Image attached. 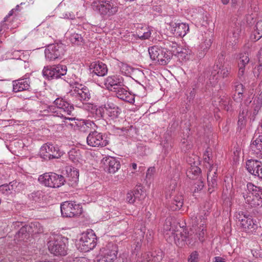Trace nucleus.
Segmentation results:
<instances>
[{
    "mask_svg": "<svg viewBox=\"0 0 262 262\" xmlns=\"http://www.w3.org/2000/svg\"><path fill=\"white\" fill-rule=\"evenodd\" d=\"M251 154L257 158H262V135L255 134L253 137L250 145Z\"/></svg>",
    "mask_w": 262,
    "mask_h": 262,
    "instance_id": "a211bd4d",
    "label": "nucleus"
},
{
    "mask_svg": "<svg viewBox=\"0 0 262 262\" xmlns=\"http://www.w3.org/2000/svg\"><path fill=\"white\" fill-rule=\"evenodd\" d=\"M90 68L93 70L92 73H94L98 76H104L108 71L107 66L102 62L98 61L92 63Z\"/></svg>",
    "mask_w": 262,
    "mask_h": 262,
    "instance_id": "cd10ccee",
    "label": "nucleus"
},
{
    "mask_svg": "<svg viewBox=\"0 0 262 262\" xmlns=\"http://www.w3.org/2000/svg\"><path fill=\"white\" fill-rule=\"evenodd\" d=\"M199 253L196 251H193L189 255L188 261V262H198L199 261Z\"/></svg>",
    "mask_w": 262,
    "mask_h": 262,
    "instance_id": "6e6d98bb",
    "label": "nucleus"
},
{
    "mask_svg": "<svg viewBox=\"0 0 262 262\" xmlns=\"http://www.w3.org/2000/svg\"><path fill=\"white\" fill-rule=\"evenodd\" d=\"M169 221H166V224L164 225V234L165 237L169 243L173 242L178 246H183L185 243L189 241V233L185 230L183 231H176L169 227L170 226Z\"/></svg>",
    "mask_w": 262,
    "mask_h": 262,
    "instance_id": "7ed1b4c3",
    "label": "nucleus"
},
{
    "mask_svg": "<svg viewBox=\"0 0 262 262\" xmlns=\"http://www.w3.org/2000/svg\"><path fill=\"white\" fill-rule=\"evenodd\" d=\"M209 152V151L207 150L204 153V156H203V159H204V161L205 163H206V167H209L208 170H210L211 166H217V165L216 164L214 165L212 163V162H211V159L209 156L210 154Z\"/></svg>",
    "mask_w": 262,
    "mask_h": 262,
    "instance_id": "3c124183",
    "label": "nucleus"
},
{
    "mask_svg": "<svg viewBox=\"0 0 262 262\" xmlns=\"http://www.w3.org/2000/svg\"><path fill=\"white\" fill-rule=\"evenodd\" d=\"M262 37V21H258L255 26L254 30L251 35V40L256 41Z\"/></svg>",
    "mask_w": 262,
    "mask_h": 262,
    "instance_id": "473e14b6",
    "label": "nucleus"
},
{
    "mask_svg": "<svg viewBox=\"0 0 262 262\" xmlns=\"http://www.w3.org/2000/svg\"><path fill=\"white\" fill-rule=\"evenodd\" d=\"M66 46L62 43H56L48 46L45 51L46 58L49 61L61 59L66 51Z\"/></svg>",
    "mask_w": 262,
    "mask_h": 262,
    "instance_id": "9b49d317",
    "label": "nucleus"
},
{
    "mask_svg": "<svg viewBox=\"0 0 262 262\" xmlns=\"http://www.w3.org/2000/svg\"><path fill=\"white\" fill-rule=\"evenodd\" d=\"M93 9L103 17H111L118 11V5L114 0H98L92 3Z\"/></svg>",
    "mask_w": 262,
    "mask_h": 262,
    "instance_id": "20e7f679",
    "label": "nucleus"
},
{
    "mask_svg": "<svg viewBox=\"0 0 262 262\" xmlns=\"http://www.w3.org/2000/svg\"><path fill=\"white\" fill-rule=\"evenodd\" d=\"M259 86L260 89V93L258 94V96L254 99L253 106H252L253 107L254 114L258 113L262 105V81L259 83Z\"/></svg>",
    "mask_w": 262,
    "mask_h": 262,
    "instance_id": "72a5a7b5",
    "label": "nucleus"
},
{
    "mask_svg": "<svg viewBox=\"0 0 262 262\" xmlns=\"http://www.w3.org/2000/svg\"><path fill=\"white\" fill-rule=\"evenodd\" d=\"M74 110V107L67 101L61 98H57L54 101V105H49L42 112L44 115H52L55 117L64 118L67 120H73L74 118L67 117L70 115Z\"/></svg>",
    "mask_w": 262,
    "mask_h": 262,
    "instance_id": "f257e3e1",
    "label": "nucleus"
},
{
    "mask_svg": "<svg viewBox=\"0 0 262 262\" xmlns=\"http://www.w3.org/2000/svg\"><path fill=\"white\" fill-rule=\"evenodd\" d=\"M171 57V54L169 52L162 48L161 53H159L157 57V59L155 60V63H157L161 65H165L167 64Z\"/></svg>",
    "mask_w": 262,
    "mask_h": 262,
    "instance_id": "c85d7f7f",
    "label": "nucleus"
},
{
    "mask_svg": "<svg viewBox=\"0 0 262 262\" xmlns=\"http://www.w3.org/2000/svg\"><path fill=\"white\" fill-rule=\"evenodd\" d=\"M246 114L244 112V111H243L242 113L240 112L239 115V119L238 121V125L239 126H242L244 125V117Z\"/></svg>",
    "mask_w": 262,
    "mask_h": 262,
    "instance_id": "680f3d73",
    "label": "nucleus"
},
{
    "mask_svg": "<svg viewBox=\"0 0 262 262\" xmlns=\"http://www.w3.org/2000/svg\"><path fill=\"white\" fill-rule=\"evenodd\" d=\"M30 80L28 78L19 79L13 81V91L17 93L29 90Z\"/></svg>",
    "mask_w": 262,
    "mask_h": 262,
    "instance_id": "bb28decb",
    "label": "nucleus"
},
{
    "mask_svg": "<svg viewBox=\"0 0 262 262\" xmlns=\"http://www.w3.org/2000/svg\"><path fill=\"white\" fill-rule=\"evenodd\" d=\"M30 230L28 226H23L15 235V239L18 241L27 242L29 237L28 232Z\"/></svg>",
    "mask_w": 262,
    "mask_h": 262,
    "instance_id": "7c9ffc66",
    "label": "nucleus"
},
{
    "mask_svg": "<svg viewBox=\"0 0 262 262\" xmlns=\"http://www.w3.org/2000/svg\"><path fill=\"white\" fill-rule=\"evenodd\" d=\"M190 55V51L186 49H183L181 47L178 49V53H176L174 55L177 56L179 60L182 61L188 59Z\"/></svg>",
    "mask_w": 262,
    "mask_h": 262,
    "instance_id": "ea45409f",
    "label": "nucleus"
},
{
    "mask_svg": "<svg viewBox=\"0 0 262 262\" xmlns=\"http://www.w3.org/2000/svg\"><path fill=\"white\" fill-rule=\"evenodd\" d=\"M203 223L200 225V227L199 228V233H198V238L199 240L203 242L204 240V235L205 232V227L204 225V222L203 221Z\"/></svg>",
    "mask_w": 262,
    "mask_h": 262,
    "instance_id": "5fc2aeb1",
    "label": "nucleus"
},
{
    "mask_svg": "<svg viewBox=\"0 0 262 262\" xmlns=\"http://www.w3.org/2000/svg\"><path fill=\"white\" fill-rule=\"evenodd\" d=\"M224 59V55L221 53L218 57V62L220 64L216 63L213 67L214 71L211 73L210 80H211L212 77L213 79L215 78V80H217L220 78H228L230 76L231 66L229 64L224 63L222 64Z\"/></svg>",
    "mask_w": 262,
    "mask_h": 262,
    "instance_id": "6e6552de",
    "label": "nucleus"
},
{
    "mask_svg": "<svg viewBox=\"0 0 262 262\" xmlns=\"http://www.w3.org/2000/svg\"><path fill=\"white\" fill-rule=\"evenodd\" d=\"M38 181L46 186L52 188H58L66 182V179L62 175L54 172L45 173L40 176Z\"/></svg>",
    "mask_w": 262,
    "mask_h": 262,
    "instance_id": "1a4fd4ad",
    "label": "nucleus"
},
{
    "mask_svg": "<svg viewBox=\"0 0 262 262\" xmlns=\"http://www.w3.org/2000/svg\"><path fill=\"white\" fill-rule=\"evenodd\" d=\"M250 59L248 52L241 53L239 54V60L238 61L237 67L245 68L249 62Z\"/></svg>",
    "mask_w": 262,
    "mask_h": 262,
    "instance_id": "58836bf2",
    "label": "nucleus"
},
{
    "mask_svg": "<svg viewBox=\"0 0 262 262\" xmlns=\"http://www.w3.org/2000/svg\"><path fill=\"white\" fill-rule=\"evenodd\" d=\"M254 102V100H253V102H252V100H250V99H246L244 102L245 105L247 107V108L243 109V111H244V112L246 114H247L248 112H253V114L254 115H256V114H254V109L253 107L252 106H253V103Z\"/></svg>",
    "mask_w": 262,
    "mask_h": 262,
    "instance_id": "8fccbe9b",
    "label": "nucleus"
},
{
    "mask_svg": "<svg viewBox=\"0 0 262 262\" xmlns=\"http://www.w3.org/2000/svg\"><path fill=\"white\" fill-rule=\"evenodd\" d=\"M60 210L63 217H72L81 214L82 208L73 202H65L61 204Z\"/></svg>",
    "mask_w": 262,
    "mask_h": 262,
    "instance_id": "4468645a",
    "label": "nucleus"
},
{
    "mask_svg": "<svg viewBox=\"0 0 262 262\" xmlns=\"http://www.w3.org/2000/svg\"><path fill=\"white\" fill-rule=\"evenodd\" d=\"M63 16L65 18L73 19L75 18V15L73 12H67L63 14Z\"/></svg>",
    "mask_w": 262,
    "mask_h": 262,
    "instance_id": "338daca9",
    "label": "nucleus"
},
{
    "mask_svg": "<svg viewBox=\"0 0 262 262\" xmlns=\"http://www.w3.org/2000/svg\"><path fill=\"white\" fill-rule=\"evenodd\" d=\"M140 190L142 192L141 188L138 187L134 192H128L126 195V201L130 204L134 203L136 199L139 197L138 194L140 193Z\"/></svg>",
    "mask_w": 262,
    "mask_h": 262,
    "instance_id": "a19ab883",
    "label": "nucleus"
},
{
    "mask_svg": "<svg viewBox=\"0 0 262 262\" xmlns=\"http://www.w3.org/2000/svg\"><path fill=\"white\" fill-rule=\"evenodd\" d=\"M162 48L167 50V52L171 53L172 55L176 54V53H178V49L181 48V47L178 46V43L176 41L165 40L163 42V47Z\"/></svg>",
    "mask_w": 262,
    "mask_h": 262,
    "instance_id": "c756f323",
    "label": "nucleus"
},
{
    "mask_svg": "<svg viewBox=\"0 0 262 262\" xmlns=\"http://www.w3.org/2000/svg\"><path fill=\"white\" fill-rule=\"evenodd\" d=\"M40 156L47 160L51 159L58 158L60 156L58 147L51 144H45L40 148Z\"/></svg>",
    "mask_w": 262,
    "mask_h": 262,
    "instance_id": "dca6fc26",
    "label": "nucleus"
},
{
    "mask_svg": "<svg viewBox=\"0 0 262 262\" xmlns=\"http://www.w3.org/2000/svg\"><path fill=\"white\" fill-rule=\"evenodd\" d=\"M104 85L109 91L113 92L119 86L123 85V80L117 75L110 76L105 79Z\"/></svg>",
    "mask_w": 262,
    "mask_h": 262,
    "instance_id": "4be33fe9",
    "label": "nucleus"
},
{
    "mask_svg": "<svg viewBox=\"0 0 262 262\" xmlns=\"http://www.w3.org/2000/svg\"><path fill=\"white\" fill-rule=\"evenodd\" d=\"M240 217L239 221H240L241 227L243 230L247 232H252L258 228V224L256 220H254L251 216L244 214L241 212V214L239 213Z\"/></svg>",
    "mask_w": 262,
    "mask_h": 262,
    "instance_id": "f3484780",
    "label": "nucleus"
},
{
    "mask_svg": "<svg viewBox=\"0 0 262 262\" xmlns=\"http://www.w3.org/2000/svg\"><path fill=\"white\" fill-rule=\"evenodd\" d=\"M204 187V182L201 179H199L193 183L191 187V191L193 193V195H194L195 193L201 192Z\"/></svg>",
    "mask_w": 262,
    "mask_h": 262,
    "instance_id": "4c0bfd02",
    "label": "nucleus"
},
{
    "mask_svg": "<svg viewBox=\"0 0 262 262\" xmlns=\"http://www.w3.org/2000/svg\"><path fill=\"white\" fill-rule=\"evenodd\" d=\"M220 106L227 111L232 110L231 101L228 98H219Z\"/></svg>",
    "mask_w": 262,
    "mask_h": 262,
    "instance_id": "37998d69",
    "label": "nucleus"
},
{
    "mask_svg": "<svg viewBox=\"0 0 262 262\" xmlns=\"http://www.w3.org/2000/svg\"><path fill=\"white\" fill-rule=\"evenodd\" d=\"M217 166H211L210 170H208L207 173V180L208 183V191L210 193H212L214 188L217 186Z\"/></svg>",
    "mask_w": 262,
    "mask_h": 262,
    "instance_id": "b1692460",
    "label": "nucleus"
},
{
    "mask_svg": "<svg viewBox=\"0 0 262 262\" xmlns=\"http://www.w3.org/2000/svg\"><path fill=\"white\" fill-rule=\"evenodd\" d=\"M171 32L176 36L183 37L189 30V26L185 23H171Z\"/></svg>",
    "mask_w": 262,
    "mask_h": 262,
    "instance_id": "5701e85b",
    "label": "nucleus"
},
{
    "mask_svg": "<svg viewBox=\"0 0 262 262\" xmlns=\"http://www.w3.org/2000/svg\"><path fill=\"white\" fill-rule=\"evenodd\" d=\"M70 40L73 44L79 45L83 42V37L80 34L74 33L70 37Z\"/></svg>",
    "mask_w": 262,
    "mask_h": 262,
    "instance_id": "09e8293b",
    "label": "nucleus"
},
{
    "mask_svg": "<svg viewBox=\"0 0 262 262\" xmlns=\"http://www.w3.org/2000/svg\"><path fill=\"white\" fill-rule=\"evenodd\" d=\"M242 194L246 203L251 207L262 206V195L260 187L256 186L251 183H248L247 189Z\"/></svg>",
    "mask_w": 262,
    "mask_h": 262,
    "instance_id": "39448f33",
    "label": "nucleus"
},
{
    "mask_svg": "<svg viewBox=\"0 0 262 262\" xmlns=\"http://www.w3.org/2000/svg\"><path fill=\"white\" fill-rule=\"evenodd\" d=\"M234 91L235 94L233 98L234 101L241 102L243 99V93L244 91V86L242 83H237L234 85Z\"/></svg>",
    "mask_w": 262,
    "mask_h": 262,
    "instance_id": "f704fd0d",
    "label": "nucleus"
},
{
    "mask_svg": "<svg viewBox=\"0 0 262 262\" xmlns=\"http://www.w3.org/2000/svg\"><path fill=\"white\" fill-rule=\"evenodd\" d=\"M69 95L73 97V100L80 102L88 101L91 99V93L89 89L78 82L73 86L72 89L69 92Z\"/></svg>",
    "mask_w": 262,
    "mask_h": 262,
    "instance_id": "f8f14e48",
    "label": "nucleus"
},
{
    "mask_svg": "<svg viewBox=\"0 0 262 262\" xmlns=\"http://www.w3.org/2000/svg\"><path fill=\"white\" fill-rule=\"evenodd\" d=\"M212 44V41L211 39H205L203 42L200 45V49L201 51L199 52L198 56L199 58H201L204 56L205 53L207 50L209 48Z\"/></svg>",
    "mask_w": 262,
    "mask_h": 262,
    "instance_id": "c9c22d12",
    "label": "nucleus"
},
{
    "mask_svg": "<svg viewBox=\"0 0 262 262\" xmlns=\"http://www.w3.org/2000/svg\"><path fill=\"white\" fill-rule=\"evenodd\" d=\"M212 262H226V259L220 256H215L212 259Z\"/></svg>",
    "mask_w": 262,
    "mask_h": 262,
    "instance_id": "774afa93",
    "label": "nucleus"
},
{
    "mask_svg": "<svg viewBox=\"0 0 262 262\" xmlns=\"http://www.w3.org/2000/svg\"><path fill=\"white\" fill-rule=\"evenodd\" d=\"M177 186V180L175 179L171 180L170 185L166 194V199H170V209L172 210L180 209L183 205V198L182 194L175 195L176 188Z\"/></svg>",
    "mask_w": 262,
    "mask_h": 262,
    "instance_id": "0eeeda50",
    "label": "nucleus"
},
{
    "mask_svg": "<svg viewBox=\"0 0 262 262\" xmlns=\"http://www.w3.org/2000/svg\"><path fill=\"white\" fill-rule=\"evenodd\" d=\"M68 155L69 159L74 163L79 162V160L81 157L80 150L76 148H72L69 151Z\"/></svg>",
    "mask_w": 262,
    "mask_h": 262,
    "instance_id": "e433bc0d",
    "label": "nucleus"
},
{
    "mask_svg": "<svg viewBox=\"0 0 262 262\" xmlns=\"http://www.w3.org/2000/svg\"><path fill=\"white\" fill-rule=\"evenodd\" d=\"M241 30L239 27H236L232 30V34L230 36V38H233V41L235 43L239 37Z\"/></svg>",
    "mask_w": 262,
    "mask_h": 262,
    "instance_id": "603ef678",
    "label": "nucleus"
},
{
    "mask_svg": "<svg viewBox=\"0 0 262 262\" xmlns=\"http://www.w3.org/2000/svg\"><path fill=\"white\" fill-rule=\"evenodd\" d=\"M88 145L92 147H102L108 144L104 135L97 131L91 132L86 138Z\"/></svg>",
    "mask_w": 262,
    "mask_h": 262,
    "instance_id": "2eb2a0df",
    "label": "nucleus"
},
{
    "mask_svg": "<svg viewBox=\"0 0 262 262\" xmlns=\"http://www.w3.org/2000/svg\"><path fill=\"white\" fill-rule=\"evenodd\" d=\"M96 244V236L93 230L83 233L79 242V248L85 252L93 249Z\"/></svg>",
    "mask_w": 262,
    "mask_h": 262,
    "instance_id": "ddd939ff",
    "label": "nucleus"
},
{
    "mask_svg": "<svg viewBox=\"0 0 262 262\" xmlns=\"http://www.w3.org/2000/svg\"><path fill=\"white\" fill-rule=\"evenodd\" d=\"M8 23V20L7 21H5V19L1 23V26H0V32L3 30H6L9 28L10 23V22Z\"/></svg>",
    "mask_w": 262,
    "mask_h": 262,
    "instance_id": "e2e57ef3",
    "label": "nucleus"
},
{
    "mask_svg": "<svg viewBox=\"0 0 262 262\" xmlns=\"http://www.w3.org/2000/svg\"><path fill=\"white\" fill-rule=\"evenodd\" d=\"M66 173H63L66 175L64 178L66 181H69L70 184L73 185L77 183L79 179V171L75 168L71 167H67L65 170Z\"/></svg>",
    "mask_w": 262,
    "mask_h": 262,
    "instance_id": "a878e982",
    "label": "nucleus"
},
{
    "mask_svg": "<svg viewBox=\"0 0 262 262\" xmlns=\"http://www.w3.org/2000/svg\"><path fill=\"white\" fill-rule=\"evenodd\" d=\"M256 173L255 176H257L259 178L262 179V163L260 162L259 166L257 167V169L256 170Z\"/></svg>",
    "mask_w": 262,
    "mask_h": 262,
    "instance_id": "69168bd1",
    "label": "nucleus"
},
{
    "mask_svg": "<svg viewBox=\"0 0 262 262\" xmlns=\"http://www.w3.org/2000/svg\"><path fill=\"white\" fill-rule=\"evenodd\" d=\"M138 37L142 40L148 39L151 35V31L149 28H142L137 33Z\"/></svg>",
    "mask_w": 262,
    "mask_h": 262,
    "instance_id": "a18cd8bd",
    "label": "nucleus"
},
{
    "mask_svg": "<svg viewBox=\"0 0 262 262\" xmlns=\"http://www.w3.org/2000/svg\"><path fill=\"white\" fill-rule=\"evenodd\" d=\"M155 172V168L154 167H151L149 168L146 172V178L150 180Z\"/></svg>",
    "mask_w": 262,
    "mask_h": 262,
    "instance_id": "bf43d9fd",
    "label": "nucleus"
},
{
    "mask_svg": "<svg viewBox=\"0 0 262 262\" xmlns=\"http://www.w3.org/2000/svg\"><path fill=\"white\" fill-rule=\"evenodd\" d=\"M201 172V169L197 166L192 167L189 171V173L194 174V176H199Z\"/></svg>",
    "mask_w": 262,
    "mask_h": 262,
    "instance_id": "052dcab7",
    "label": "nucleus"
},
{
    "mask_svg": "<svg viewBox=\"0 0 262 262\" xmlns=\"http://www.w3.org/2000/svg\"><path fill=\"white\" fill-rule=\"evenodd\" d=\"M105 110L106 115L110 121H114L117 119L121 112L118 106L112 103L105 105Z\"/></svg>",
    "mask_w": 262,
    "mask_h": 262,
    "instance_id": "393cba45",
    "label": "nucleus"
},
{
    "mask_svg": "<svg viewBox=\"0 0 262 262\" xmlns=\"http://www.w3.org/2000/svg\"><path fill=\"white\" fill-rule=\"evenodd\" d=\"M22 184L17 181H13L9 184H5L0 186V193L6 196H12L13 191L20 190Z\"/></svg>",
    "mask_w": 262,
    "mask_h": 262,
    "instance_id": "6ab92c4d",
    "label": "nucleus"
},
{
    "mask_svg": "<svg viewBox=\"0 0 262 262\" xmlns=\"http://www.w3.org/2000/svg\"><path fill=\"white\" fill-rule=\"evenodd\" d=\"M105 113V105L104 106H100L95 107L94 113L92 114L93 117L96 119H99L101 118L104 117Z\"/></svg>",
    "mask_w": 262,
    "mask_h": 262,
    "instance_id": "49530a36",
    "label": "nucleus"
},
{
    "mask_svg": "<svg viewBox=\"0 0 262 262\" xmlns=\"http://www.w3.org/2000/svg\"><path fill=\"white\" fill-rule=\"evenodd\" d=\"M118 251L117 245L113 243H109L100 249L95 261L114 262L117 259Z\"/></svg>",
    "mask_w": 262,
    "mask_h": 262,
    "instance_id": "423d86ee",
    "label": "nucleus"
},
{
    "mask_svg": "<svg viewBox=\"0 0 262 262\" xmlns=\"http://www.w3.org/2000/svg\"><path fill=\"white\" fill-rule=\"evenodd\" d=\"M154 232L152 230H148L146 237L148 242H150L154 238Z\"/></svg>",
    "mask_w": 262,
    "mask_h": 262,
    "instance_id": "0e129e2a",
    "label": "nucleus"
},
{
    "mask_svg": "<svg viewBox=\"0 0 262 262\" xmlns=\"http://www.w3.org/2000/svg\"><path fill=\"white\" fill-rule=\"evenodd\" d=\"M254 76L262 80V64L260 63L255 67L253 71Z\"/></svg>",
    "mask_w": 262,
    "mask_h": 262,
    "instance_id": "864d4df0",
    "label": "nucleus"
},
{
    "mask_svg": "<svg viewBox=\"0 0 262 262\" xmlns=\"http://www.w3.org/2000/svg\"><path fill=\"white\" fill-rule=\"evenodd\" d=\"M111 132L117 135H123L128 131V129L124 127H119L116 125L111 126Z\"/></svg>",
    "mask_w": 262,
    "mask_h": 262,
    "instance_id": "de8ad7c7",
    "label": "nucleus"
},
{
    "mask_svg": "<svg viewBox=\"0 0 262 262\" xmlns=\"http://www.w3.org/2000/svg\"><path fill=\"white\" fill-rule=\"evenodd\" d=\"M162 49V47L159 48L156 46L149 48L148 53L150 58L154 61L157 59V57L159 56V53H161Z\"/></svg>",
    "mask_w": 262,
    "mask_h": 262,
    "instance_id": "79ce46f5",
    "label": "nucleus"
},
{
    "mask_svg": "<svg viewBox=\"0 0 262 262\" xmlns=\"http://www.w3.org/2000/svg\"><path fill=\"white\" fill-rule=\"evenodd\" d=\"M113 92L115 93L117 97L126 102L133 104L135 102V97L128 92L124 85L119 86L116 89H115Z\"/></svg>",
    "mask_w": 262,
    "mask_h": 262,
    "instance_id": "412c9836",
    "label": "nucleus"
},
{
    "mask_svg": "<svg viewBox=\"0 0 262 262\" xmlns=\"http://www.w3.org/2000/svg\"><path fill=\"white\" fill-rule=\"evenodd\" d=\"M102 161L105 170L110 173H115L120 168V161L114 157H105Z\"/></svg>",
    "mask_w": 262,
    "mask_h": 262,
    "instance_id": "aec40b11",
    "label": "nucleus"
},
{
    "mask_svg": "<svg viewBox=\"0 0 262 262\" xmlns=\"http://www.w3.org/2000/svg\"><path fill=\"white\" fill-rule=\"evenodd\" d=\"M83 107L84 109L90 112L92 114L94 113V110L96 107V105L92 103H83Z\"/></svg>",
    "mask_w": 262,
    "mask_h": 262,
    "instance_id": "4d7b16f0",
    "label": "nucleus"
},
{
    "mask_svg": "<svg viewBox=\"0 0 262 262\" xmlns=\"http://www.w3.org/2000/svg\"><path fill=\"white\" fill-rule=\"evenodd\" d=\"M245 68L238 67L237 76L241 80H244L245 79Z\"/></svg>",
    "mask_w": 262,
    "mask_h": 262,
    "instance_id": "13d9d810",
    "label": "nucleus"
},
{
    "mask_svg": "<svg viewBox=\"0 0 262 262\" xmlns=\"http://www.w3.org/2000/svg\"><path fill=\"white\" fill-rule=\"evenodd\" d=\"M67 72V68L65 65L57 64L53 66H47L42 71L43 76L48 80L62 78Z\"/></svg>",
    "mask_w": 262,
    "mask_h": 262,
    "instance_id": "9d476101",
    "label": "nucleus"
},
{
    "mask_svg": "<svg viewBox=\"0 0 262 262\" xmlns=\"http://www.w3.org/2000/svg\"><path fill=\"white\" fill-rule=\"evenodd\" d=\"M68 239L60 235L50 236L47 243L49 251L57 256H63L68 254Z\"/></svg>",
    "mask_w": 262,
    "mask_h": 262,
    "instance_id": "f03ea898",
    "label": "nucleus"
},
{
    "mask_svg": "<svg viewBox=\"0 0 262 262\" xmlns=\"http://www.w3.org/2000/svg\"><path fill=\"white\" fill-rule=\"evenodd\" d=\"M28 229L31 230L29 231L34 234L40 233L43 232V228L38 222L31 223L28 226Z\"/></svg>",
    "mask_w": 262,
    "mask_h": 262,
    "instance_id": "c03bdc74",
    "label": "nucleus"
},
{
    "mask_svg": "<svg viewBox=\"0 0 262 262\" xmlns=\"http://www.w3.org/2000/svg\"><path fill=\"white\" fill-rule=\"evenodd\" d=\"M261 162L255 160H249L246 162V168L248 172L252 174L255 176L257 167Z\"/></svg>",
    "mask_w": 262,
    "mask_h": 262,
    "instance_id": "2f4dec72",
    "label": "nucleus"
}]
</instances>
